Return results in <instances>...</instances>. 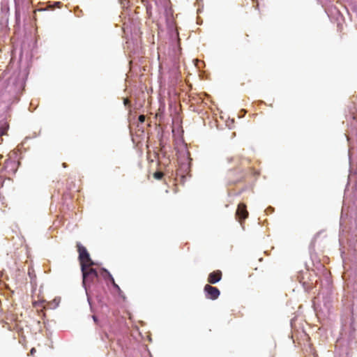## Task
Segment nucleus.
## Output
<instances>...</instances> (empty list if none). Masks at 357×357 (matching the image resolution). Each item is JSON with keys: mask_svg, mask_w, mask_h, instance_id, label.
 <instances>
[{"mask_svg": "<svg viewBox=\"0 0 357 357\" xmlns=\"http://www.w3.org/2000/svg\"><path fill=\"white\" fill-rule=\"evenodd\" d=\"M77 248L79 253V261L81 266V271H84L85 267L93 266L94 262L91 259L89 253L86 248L80 243H77Z\"/></svg>", "mask_w": 357, "mask_h": 357, "instance_id": "f257e3e1", "label": "nucleus"}, {"mask_svg": "<svg viewBox=\"0 0 357 357\" xmlns=\"http://www.w3.org/2000/svg\"><path fill=\"white\" fill-rule=\"evenodd\" d=\"M83 276V284L84 286L88 283L94 282L99 277V271L93 268L92 266L85 267L84 271H82Z\"/></svg>", "mask_w": 357, "mask_h": 357, "instance_id": "f03ea898", "label": "nucleus"}, {"mask_svg": "<svg viewBox=\"0 0 357 357\" xmlns=\"http://www.w3.org/2000/svg\"><path fill=\"white\" fill-rule=\"evenodd\" d=\"M177 176L180 178H186L187 177H191V169H190V161L189 158H186L185 162H181L176 170Z\"/></svg>", "mask_w": 357, "mask_h": 357, "instance_id": "7ed1b4c3", "label": "nucleus"}, {"mask_svg": "<svg viewBox=\"0 0 357 357\" xmlns=\"http://www.w3.org/2000/svg\"><path fill=\"white\" fill-rule=\"evenodd\" d=\"M99 277L102 278V279L105 280V281L108 283L109 282L112 284L114 288L118 291L119 295L122 293V291L119 286L116 283L113 276L110 274V273L105 269L101 268L99 270Z\"/></svg>", "mask_w": 357, "mask_h": 357, "instance_id": "20e7f679", "label": "nucleus"}, {"mask_svg": "<svg viewBox=\"0 0 357 357\" xmlns=\"http://www.w3.org/2000/svg\"><path fill=\"white\" fill-rule=\"evenodd\" d=\"M204 291L206 297L211 300L217 299L220 294V290L217 287H213L210 284H206L204 288Z\"/></svg>", "mask_w": 357, "mask_h": 357, "instance_id": "39448f33", "label": "nucleus"}, {"mask_svg": "<svg viewBox=\"0 0 357 357\" xmlns=\"http://www.w3.org/2000/svg\"><path fill=\"white\" fill-rule=\"evenodd\" d=\"M236 216L241 223L242 220H244L248 218V212L246 209V205L245 204L241 203L238 205V208L236 211Z\"/></svg>", "mask_w": 357, "mask_h": 357, "instance_id": "423d86ee", "label": "nucleus"}, {"mask_svg": "<svg viewBox=\"0 0 357 357\" xmlns=\"http://www.w3.org/2000/svg\"><path fill=\"white\" fill-rule=\"evenodd\" d=\"M222 272L220 270L214 271L209 273L207 281L210 284H215L222 279Z\"/></svg>", "mask_w": 357, "mask_h": 357, "instance_id": "0eeeda50", "label": "nucleus"}, {"mask_svg": "<svg viewBox=\"0 0 357 357\" xmlns=\"http://www.w3.org/2000/svg\"><path fill=\"white\" fill-rule=\"evenodd\" d=\"M9 128V125L8 123L4 122L0 126V138L3 135H6L8 130Z\"/></svg>", "mask_w": 357, "mask_h": 357, "instance_id": "6e6552de", "label": "nucleus"}, {"mask_svg": "<svg viewBox=\"0 0 357 357\" xmlns=\"http://www.w3.org/2000/svg\"><path fill=\"white\" fill-rule=\"evenodd\" d=\"M164 176V174L161 171H157L153 174V176L155 178H162Z\"/></svg>", "mask_w": 357, "mask_h": 357, "instance_id": "1a4fd4ad", "label": "nucleus"}, {"mask_svg": "<svg viewBox=\"0 0 357 357\" xmlns=\"http://www.w3.org/2000/svg\"><path fill=\"white\" fill-rule=\"evenodd\" d=\"M138 120L141 123H143L145 121V116L143 114L139 115Z\"/></svg>", "mask_w": 357, "mask_h": 357, "instance_id": "9d476101", "label": "nucleus"}, {"mask_svg": "<svg viewBox=\"0 0 357 357\" xmlns=\"http://www.w3.org/2000/svg\"><path fill=\"white\" fill-rule=\"evenodd\" d=\"M249 162H250V160L248 159L243 158L242 161H241V165L249 164Z\"/></svg>", "mask_w": 357, "mask_h": 357, "instance_id": "9b49d317", "label": "nucleus"}, {"mask_svg": "<svg viewBox=\"0 0 357 357\" xmlns=\"http://www.w3.org/2000/svg\"><path fill=\"white\" fill-rule=\"evenodd\" d=\"M123 103L126 106H130V102L128 98H126L124 99Z\"/></svg>", "mask_w": 357, "mask_h": 357, "instance_id": "f8f14e48", "label": "nucleus"}, {"mask_svg": "<svg viewBox=\"0 0 357 357\" xmlns=\"http://www.w3.org/2000/svg\"><path fill=\"white\" fill-rule=\"evenodd\" d=\"M259 173L257 172H255L254 176H259Z\"/></svg>", "mask_w": 357, "mask_h": 357, "instance_id": "ddd939ff", "label": "nucleus"}, {"mask_svg": "<svg viewBox=\"0 0 357 357\" xmlns=\"http://www.w3.org/2000/svg\"><path fill=\"white\" fill-rule=\"evenodd\" d=\"M254 6L255 7V8H256V9H257V8H258V6H259V3H256V5H255V6Z\"/></svg>", "mask_w": 357, "mask_h": 357, "instance_id": "4468645a", "label": "nucleus"}, {"mask_svg": "<svg viewBox=\"0 0 357 357\" xmlns=\"http://www.w3.org/2000/svg\"><path fill=\"white\" fill-rule=\"evenodd\" d=\"M351 114H352V115H354V112H351ZM353 119H356V116H353Z\"/></svg>", "mask_w": 357, "mask_h": 357, "instance_id": "2eb2a0df", "label": "nucleus"}, {"mask_svg": "<svg viewBox=\"0 0 357 357\" xmlns=\"http://www.w3.org/2000/svg\"><path fill=\"white\" fill-rule=\"evenodd\" d=\"M34 351H35V349H31V353H34Z\"/></svg>", "mask_w": 357, "mask_h": 357, "instance_id": "dca6fc26", "label": "nucleus"}, {"mask_svg": "<svg viewBox=\"0 0 357 357\" xmlns=\"http://www.w3.org/2000/svg\"><path fill=\"white\" fill-rule=\"evenodd\" d=\"M255 0H252V1H254V2H255Z\"/></svg>", "mask_w": 357, "mask_h": 357, "instance_id": "f3484780", "label": "nucleus"}]
</instances>
